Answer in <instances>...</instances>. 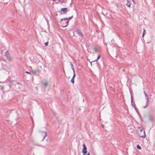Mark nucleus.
<instances>
[{"label":"nucleus","instance_id":"17","mask_svg":"<svg viewBox=\"0 0 155 155\" xmlns=\"http://www.w3.org/2000/svg\"><path fill=\"white\" fill-rule=\"evenodd\" d=\"M73 76L72 78L74 79V78L75 77V71H73Z\"/></svg>","mask_w":155,"mask_h":155},{"label":"nucleus","instance_id":"1","mask_svg":"<svg viewBox=\"0 0 155 155\" xmlns=\"http://www.w3.org/2000/svg\"><path fill=\"white\" fill-rule=\"evenodd\" d=\"M137 134L138 136L140 137L145 138L146 137L144 130H143L140 127H139L137 131Z\"/></svg>","mask_w":155,"mask_h":155},{"label":"nucleus","instance_id":"6","mask_svg":"<svg viewBox=\"0 0 155 155\" xmlns=\"http://www.w3.org/2000/svg\"><path fill=\"white\" fill-rule=\"evenodd\" d=\"M31 71L33 74L35 75H38L39 73V71L38 70H32Z\"/></svg>","mask_w":155,"mask_h":155},{"label":"nucleus","instance_id":"25","mask_svg":"<svg viewBox=\"0 0 155 155\" xmlns=\"http://www.w3.org/2000/svg\"><path fill=\"white\" fill-rule=\"evenodd\" d=\"M25 73L28 74H30V73L28 71H26Z\"/></svg>","mask_w":155,"mask_h":155},{"label":"nucleus","instance_id":"9","mask_svg":"<svg viewBox=\"0 0 155 155\" xmlns=\"http://www.w3.org/2000/svg\"><path fill=\"white\" fill-rule=\"evenodd\" d=\"M149 98L147 99L146 101V105L145 106H143V107L144 108H145L147 107V106H148V104H149Z\"/></svg>","mask_w":155,"mask_h":155},{"label":"nucleus","instance_id":"19","mask_svg":"<svg viewBox=\"0 0 155 155\" xmlns=\"http://www.w3.org/2000/svg\"><path fill=\"white\" fill-rule=\"evenodd\" d=\"M145 95V97L146 98V99H148L149 98H148V95L147 94H144Z\"/></svg>","mask_w":155,"mask_h":155},{"label":"nucleus","instance_id":"22","mask_svg":"<svg viewBox=\"0 0 155 155\" xmlns=\"http://www.w3.org/2000/svg\"><path fill=\"white\" fill-rule=\"evenodd\" d=\"M48 83L47 82H45L44 84V85L45 86H46L47 85Z\"/></svg>","mask_w":155,"mask_h":155},{"label":"nucleus","instance_id":"13","mask_svg":"<svg viewBox=\"0 0 155 155\" xmlns=\"http://www.w3.org/2000/svg\"><path fill=\"white\" fill-rule=\"evenodd\" d=\"M131 105L133 107H135V106L136 105H135L134 102H133V99H132V97L131 98Z\"/></svg>","mask_w":155,"mask_h":155},{"label":"nucleus","instance_id":"2","mask_svg":"<svg viewBox=\"0 0 155 155\" xmlns=\"http://www.w3.org/2000/svg\"><path fill=\"white\" fill-rule=\"evenodd\" d=\"M67 20H61V24L62 25V26L63 27H67L68 23L69 21H66Z\"/></svg>","mask_w":155,"mask_h":155},{"label":"nucleus","instance_id":"15","mask_svg":"<svg viewBox=\"0 0 155 155\" xmlns=\"http://www.w3.org/2000/svg\"><path fill=\"white\" fill-rule=\"evenodd\" d=\"M70 64H71V67L72 69V70L73 71H75L74 70V68L73 64L71 63Z\"/></svg>","mask_w":155,"mask_h":155},{"label":"nucleus","instance_id":"10","mask_svg":"<svg viewBox=\"0 0 155 155\" xmlns=\"http://www.w3.org/2000/svg\"><path fill=\"white\" fill-rule=\"evenodd\" d=\"M127 1V3L126 4V6L128 7H130V5L131 4V2L130 1H129L128 0H126Z\"/></svg>","mask_w":155,"mask_h":155},{"label":"nucleus","instance_id":"21","mask_svg":"<svg viewBox=\"0 0 155 155\" xmlns=\"http://www.w3.org/2000/svg\"><path fill=\"white\" fill-rule=\"evenodd\" d=\"M45 46H47L48 45V42H47L45 43Z\"/></svg>","mask_w":155,"mask_h":155},{"label":"nucleus","instance_id":"16","mask_svg":"<svg viewBox=\"0 0 155 155\" xmlns=\"http://www.w3.org/2000/svg\"><path fill=\"white\" fill-rule=\"evenodd\" d=\"M137 148L138 149L140 150V149H141V146H140L139 145H137Z\"/></svg>","mask_w":155,"mask_h":155},{"label":"nucleus","instance_id":"26","mask_svg":"<svg viewBox=\"0 0 155 155\" xmlns=\"http://www.w3.org/2000/svg\"><path fill=\"white\" fill-rule=\"evenodd\" d=\"M132 2H133L135 4V1H134V0H132Z\"/></svg>","mask_w":155,"mask_h":155},{"label":"nucleus","instance_id":"20","mask_svg":"<svg viewBox=\"0 0 155 155\" xmlns=\"http://www.w3.org/2000/svg\"><path fill=\"white\" fill-rule=\"evenodd\" d=\"M145 30H144V29L143 31V35H142V37H143L145 35Z\"/></svg>","mask_w":155,"mask_h":155},{"label":"nucleus","instance_id":"11","mask_svg":"<svg viewBox=\"0 0 155 155\" xmlns=\"http://www.w3.org/2000/svg\"><path fill=\"white\" fill-rule=\"evenodd\" d=\"M73 17V16H72L71 17H69L68 18H62V19L61 20H70L71 19V18Z\"/></svg>","mask_w":155,"mask_h":155},{"label":"nucleus","instance_id":"24","mask_svg":"<svg viewBox=\"0 0 155 155\" xmlns=\"http://www.w3.org/2000/svg\"><path fill=\"white\" fill-rule=\"evenodd\" d=\"M133 107L135 108V110H136V111H137V108H136V106H135V107Z\"/></svg>","mask_w":155,"mask_h":155},{"label":"nucleus","instance_id":"7","mask_svg":"<svg viewBox=\"0 0 155 155\" xmlns=\"http://www.w3.org/2000/svg\"><path fill=\"white\" fill-rule=\"evenodd\" d=\"M93 51L92 53H95L96 52H99L100 51V49L98 48H94L92 49Z\"/></svg>","mask_w":155,"mask_h":155},{"label":"nucleus","instance_id":"3","mask_svg":"<svg viewBox=\"0 0 155 155\" xmlns=\"http://www.w3.org/2000/svg\"><path fill=\"white\" fill-rule=\"evenodd\" d=\"M67 9L68 8H61L59 12L61 14H65L68 12Z\"/></svg>","mask_w":155,"mask_h":155},{"label":"nucleus","instance_id":"12","mask_svg":"<svg viewBox=\"0 0 155 155\" xmlns=\"http://www.w3.org/2000/svg\"><path fill=\"white\" fill-rule=\"evenodd\" d=\"M5 56L7 57V58H10V57L9 56V54L8 52L7 51L5 53Z\"/></svg>","mask_w":155,"mask_h":155},{"label":"nucleus","instance_id":"23","mask_svg":"<svg viewBox=\"0 0 155 155\" xmlns=\"http://www.w3.org/2000/svg\"><path fill=\"white\" fill-rule=\"evenodd\" d=\"M4 86H2L1 87V90H2L4 88Z\"/></svg>","mask_w":155,"mask_h":155},{"label":"nucleus","instance_id":"18","mask_svg":"<svg viewBox=\"0 0 155 155\" xmlns=\"http://www.w3.org/2000/svg\"><path fill=\"white\" fill-rule=\"evenodd\" d=\"M71 83L74 84V79L72 78L71 80Z\"/></svg>","mask_w":155,"mask_h":155},{"label":"nucleus","instance_id":"14","mask_svg":"<svg viewBox=\"0 0 155 155\" xmlns=\"http://www.w3.org/2000/svg\"><path fill=\"white\" fill-rule=\"evenodd\" d=\"M100 57H101V55H98V56L97 58V60L94 61H93V62H95V61H96V62L100 58Z\"/></svg>","mask_w":155,"mask_h":155},{"label":"nucleus","instance_id":"8","mask_svg":"<svg viewBox=\"0 0 155 155\" xmlns=\"http://www.w3.org/2000/svg\"><path fill=\"white\" fill-rule=\"evenodd\" d=\"M41 136L43 138L41 141H42L47 136V133L45 132H42L41 133Z\"/></svg>","mask_w":155,"mask_h":155},{"label":"nucleus","instance_id":"4","mask_svg":"<svg viewBox=\"0 0 155 155\" xmlns=\"http://www.w3.org/2000/svg\"><path fill=\"white\" fill-rule=\"evenodd\" d=\"M76 32L79 36H81L82 38H83V35L82 34V32L80 30H79V29H77L76 30Z\"/></svg>","mask_w":155,"mask_h":155},{"label":"nucleus","instance_id":"5","mask_svg":"<svg viewBox=\"0 0 155 155\" xmlns=\"http://www.w3.org/2000/svg\"><path fill=\"white\" fill-rule=\"evenodd\" d=\"M83 146V149L82 152L85 155L87 152V148L85 144H84Z\"/></svg>","mask_w":155,"mask_h":155},{"label":"nucleus","instance_id":"27","mask_svg":"<svg viewBox=\"0 0 155 155\" xmlns=\"http://www.w3.org/2000/svg\"><path fill=\"white\" fill-rule=\"evenodd\" d=\"M143 93H144V94H147V93H146V92H145V91H144Z\"/></svg>","mask_w":155,"mask_h":155}]
</instances>
